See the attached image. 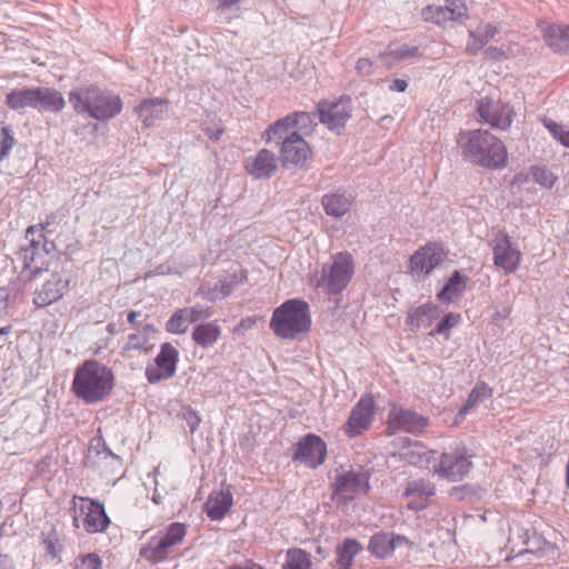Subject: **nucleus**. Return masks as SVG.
<instances>
[{
  "label": "nucleus",
  "mask_w": 569,
  "mask_h": 569,
  "mask_svg": "<svg viewBox=\"0 0 569 569\" xmlns=\"http://www.w3.org/2000/svg\"><path fill=\"white\" fill-rule=\"evenodd\" d=\"M79 565H77L78 569H101L102 560L100 556L96 552H90L79 558Z\"/></svg>",
  "instance_id": "obj_47"
},
{
  "label": "nucleus",
  "mask_w": 569,
  "mask_h": 569,
  "mask_svg": "<svg viewBox=\"0 0 569 569\" xmlns=\"http://www.w3.org/2000/svg\"><path fill=\"white\" fill-rule=\"evenodd\" d=\"M542 123L555 140L569 148V126L557 123L552 119L543 118Z\"/></svg>",
  "instance_id": "obj_41"
},
{
  "label": "nucleus",
  "mask_w": 569,
  "mask_h": 569,
  "mask_svg": "<svg viewBox=\"0 0 569 569\" xmlns=\"http://www.w3.org/2000/svg\"><path fill=\"white\" fill-rule=\"evenodd\" d=\"M138 316H139V312L133 311V310L129 311L128 317H127L129 323L134 325Z\"/></svg>",
  "instance_id": "obj_64"
},
{
  "label": "nucleus",
  "mask_w": 569,
  "mask_h": 569,
  "mask_svg": "<svg viewBox=\"0 0 569 569\" xmlns=\"http://www.w3.org/2000/svg\"><path fill=\"white\" fill-rule=\"evenodd\" d=\"M442 253L433 247L427 246L411 256L409 268L418 279L426 278L436 267L442 262Z\"/></svg>",
  "instance_id": "obj_22"
},
{
  "label": "nucleus",
  "mask_w": 569,
  "mask_h": 569,
  "mask_svg": "<svg viewBox=\"0 0 569 569\" xmlns=\"http://www.w3.org/2000/svg\"><path fill=\"white\" fill-rule=\"evenodd\" d=\"M256 325V319L252 317H247L240 320L238 326L236 327V331L239 330H249Z\"/></svg>",
  "instance_id": "obj_57"
},
{
  "label": "nucleus",
  "mask_w": 569,
  "mask_h": 569,
  "mask_svg": "<svg viewBox=\"0 0 569 569\" xmlns=\"http://www.w3.org/2000/svg\"><path fill=\"white\" fill-rule=\"evenodd\" d=\"M107 332H108V336L111 337V339L113 338V336L116 335L117 332V326L116 323L111 322V323H108L107 325Z\"/></svg>",
  "instance_id": "obj_63"
},
{
  "label": "nucleus",
  "mask_w": 569,
  "mask_h": 569,
  "mask_svg": "<svg viewBox=\"0 0 569 569\" xmlns=\"http://www.w3.org/2000/svg\"><path fill=\"white\" fill-rule=\"evenodd\" d=\"M543 38L548 47L556 53L569 52V26L547 24L542 29Z\"/></svg>",
  "instance_id": "obj_27"
},
{
  "label": "nucleus",
  "mask_w": 569,
  "mask_h": 569,
  "mask_svg": "<svg viewBox=\"0 0 569 569\" xmlns=\"http://www.w3.org/2000/svg\"><path fill=\"white\" fill-rule=\"evenodd\" d=\"M66 107L61 92L49 87H37V110L58 113Z\"/></svg>",
  "instance_id": "obj_29"
},
{
  "label": "nucleus",
  "mask_w": 569,
  "mask_h": 569,
  "mask_svg": "<svg viewBox=\"0 0 569 569\" xmlns=\"http://www.w3.org/2000/svg\"><path fill=\"white\" fill-rule=\"evenodd\" d=\"M369 489V477L366 472L348 471L337 477L333 483L332 498L338 503H347Z\"/></svg>",
  "instance_id": "obj_11"
},
{
  "label": "nucleus",
  "mask_w": 569,
  "mask_h": 569,
  "mask_svg": "<svg viewBox=\"0 0 569 569\" xmlns=\"http://www.w3.org/2000/svg\"><path fill=\"white\" fill-rule=\"evenodd\" d=\"M436 451L427 449L422 442L416 440L413 441L409 438L400 439L399 451L393 453V456H398L400 460H403L412 466L436 461Z\"/></svg>",
  "instance_id": "obj_21"
},
{
  "label": "nucleus",
  "mask_w": 569,
  "mask_h": 569,
  "mask_svg": "<svg viewBox=\"0 0 569 569\" xmlns=\"http://www.w3.org/2000/svg\"><path fill=\"white\" fill-rule=\"evenodd\" d=\"M204 131H206L207 136L211 140H213V141H218L221 138L222 133H223L222 129H210V128H207Z\"/></svg>",
  "instance_id": "obj_61"
},
{
  "label": "nucleus",
  "mask_w": 569,
  "mask_h": 569,
  "mask_svg": "<svg viewBox=\"0 0 569 569\" xmlns=\"http://www.w3.org/2000/svg\"><path fill=\"white\" fill-rule=\"evenodd\" d=\"M70 280L62 273H53L50 279L37 288L33 293V303L38 308L48 307L63 297L69 289Z\"/></svg>",
  "instance_id": "obj_19"
},
{
  "label": "nucleus",
  "mask_w": 569,
  "mask_h": 569,
  "mask_svg": "<svg viewBox=\"0 0 569 569\" xmlns=\"http://www.w3.org/2000/svg\"><path fill=\"white\" fill-rule=\"evenodd\" d=\"M220 336L221 328L216 321L199 323L192 330V340L203 349L212 347Z\"/></svg>",
  "instance_id": "obj_32"
},
{
  "label": "nucleus",
  "mask_w": 569,
  "mask_h": 569,
  "mask_svg": "<svg viewBox=\"0 0 569 569\" xmlns=\"http://www.w3.org/2000/svg\"><path fill=\"white\" fill-rule=\"evenodd\" d=\"M148 343V337L144 333H131L123 347V352L131 350H142Z\"/></svg>",
  "instance_id": "obj_48"
},
{
  "label": "nucleus",
  "mask_w": 569,
  "mask_h": 569,
  "mask_svg": "<svg viewBox=\"0 0 569 569\" xmlns=\"http://www.w3.org/2000/svg\"><path fill=\"white\" fill-rule=\"evenodd\" d=\"M112 341L110 336L98 339L92 349L93 355H100L103 349H107Z\"/></svg>",
  "instance_id": "obj_55"
},
{
  "label": "nucleus",
  "mask_w": 569,
  "mask_h": 569,
  "mask_svg": "<svg viewBox=\"0 0 569 569\" xmlns=\"http://www.w3.org/2000/svg\"><path fill=\"white\" fill-rule=\"evenodd\" d=\"M37 226H30L26 231V239L29 244L21 247L17 252V261L21 262L22 273L29 271L27 280H33L41 271L49 270L51 260L54 257L56 244L48 240L43 233L36 239Z\"/></svg>",
  "instance_id": "obj_5"
},
{
  "label": "nucleus",
  "mask_w": 569,
  "mask_h": 569,
  "mask_svg": "<svg viewBox=\"0 0 569 569\" xmlns=\"http://www.w3.org/2000/svg\"><path fill=\"white\" fill-rule=\"evenodd\" d=\"M317 112L310 113L305 111H296L291 114H288L287 117L277 120L272 126L269 127V129L266 131L267 142L276 141L279 143L283 134L290 133V130L297 131L301 136L309 134L317 126Z\"/></svg>",
  "instance_id": "obj_9"
},
{
  "label": "nucleus",
  "mask_w": 569,
  "mask_h": 569,
  "mask_svg": "<svg viewBox=\"0 0 569 569\" xmlns=\"http://www.w3.org/2000/svg\"><path fill=\"white\" fill-rule=\"evenodd\" d=\"M498 33V27L492 23H480L470 31L471 37H477L486 46Z\"/></svg>",
  "instance_id": "obj_45"
},
{
  "label": "nucleus",
  "mask_w": 569,
  "mask_h": 569,
  "mask_svg": "<svg viewBox=\"0 0 569 569\" xmlns=\"http://www.w3.org/2000/svg\"><path fill=\"white\" fill-rule=\"evenodd\" d=\"M485 47L483 42L479 40L477 37H471L469 34L468 42L466 46V51L469 54H477Z\"/></svg>",
  "instance_id": "obj_52"
},
{
  "label": "nucleus",
  "mask_w": 569,
  "mask_h": 569,
  "mask_svg": "<svg viewBox=\"0 0 569 569\" xmlns=\"http://www.w3.org/2000/svg\"><path fill=\"white\" fill-rule=\"evenodd\" d=\"M429 426V419L417 411L393 406L388 415V431L395 433L405 431L408 433L420 435Z\"/></svg>",
  "instance_id": "obj_12"
},
{
  "label": "nucleus",
  "mask_w": 569,
  "mask_h": 569,
  "mask_svg": "<svg viewBox=\"0 0 569 569\" xmlns=\"http://www.w3.org/2000/svg\"><path fill=\"white\" fill-rule=\"evenodd\" d=\"M477 111L482 120L500 130L508 129L515 116L512 107L501 102L495 94L481 98Z\"/></svg>",
  "instance_id": "obj_10"
},
{
  "label": "nucleus",
  "mask_w": 569,
  "mask_h": 569,
  "mask_svg": "<svg viewBox=\"0 0 569 569\" xmlns=\"http://www.w3.org/2000/svg\"><path fill=\"white\" fill-rule=\"evenodd\" d=\"M189 320L182 308L177 309L166 322V330L169 333L182 335L186 333L189 328Z\"/></svg>",
  "instance_id": "obj_40"
},
{
  "label": "nucleus",
  "mask_w": 569,
  "mask_h": 569,
  "mask_svg": "<svg viewBox=\"0 0 569 569\" xmlns=\"http://www.w3.org/2000/svg\"><path fill=\"white\" fill-rule=\"evenodd\" d=\"M439 317L438 309L433 305H421L408 312L406 323L411 330L428 328Z\"/></svg>",
  "instance_id": "obj_31"
},
{
  "label": "nucleus",
  "mask_w": 569,
  "mask_h": 569,
  "mask_svg": "<svg viewBox=\"0 0 569 569\" xmlns=\"http://www.w3.org/2000/svg\"><path fill=\"white\" fill-rule=\"evenodd\" d=\"M238 284L236 280L231 281H219L214 284V287L208 291L207 299L213 301L217 299H222L231 295L234 287Z\"/></svg>",
  "instance_id": "obj_44"
},
{
  "label": "nucleus",
  "mask_w": 569,
  "mask_h": 569,
  "mask_svg": "<svg viewBox=\"0 0 569 569\" xmlns=\"http://www.w3.org/2000/svg\"><path fill=\"white\" fill-rule=\"evenodd\" d=\"M351 113L352 102L349 97H342L335 102L322 101L317 107L319 121L332 131L342 129Z\"/></svg>",
  "instance_id": "obj_13"
},
{
  "label": "nucleus",
  "mask_w": 569,
  "mask_h": 569,
  "mask_svg": "<svg viewBox=\"0 0 569 569\" xmlns=\"http://www.w3.org/2000/svg\"><path fill=\"white\" fill-rule=\"evenodd\" d=\"M14 139L11 130L6 127H0V161H2L11 150Z\"/></svg>",
  "instance_id": "obj_46"
},
{
  "label": "nucleus",
  "mask_w": 569,
  "mask_h": 569,
  "mask_svg": "<svg viewBox=\"0 0 569 569\" xmlns=\"http://www.w3.org/2000/svg\"><path fill=\"white\" fill-rule=\"evenodd\" d=\"M467 278L463 277L459 271H455L448 282L438 292L437 297L442 302H452L458 298L465 290Z\"/></svg>",
  "instance_id": "obj_36"
},
{
  "label": "nucleus",
  "mask_w": 569,
  "mask_h": 569,
  "mask_svg": "<svg viewBox=\"0 0 569 569\" xmlns=\"http://www.w3.org/2000/svg\"><path fill=\"white\" fill-rule=\"evenodd\" d=\"M10 292L8 288H0V317L7 313Z\"/></svg>",
  "instance_id": "obj_54"
},
{
  "label": "nucleus",
  "mask_w": 569,
  "mask_h": 569,
  "mask_svg": "<svg viewBox=\"0 0 569 569\" xmlns=\"http://www.w3.org/2000/svg\"><path fill=\"white\" fill-rule=\"evenodd\" d=\"M69 102L76 113L98 121L116 118L123 108L119 94L93 84L72 90L69 93Z\"/></svg>",
  "instance_id": "obj_2"
},
{
  "label": "nucleus",
  "mask_w": 569,
  "mask_h": 569,
  "mask_svg": "<svg viewBox=\"0 0 569 569\" xmlns=\"http://www.w3.org/2000/svg\"><path fill=\"white\" fill-rule=\"evenodd\" d=\"M182 309H183L190 323H194L201 319H207L211 316V312L209 311V309H207L200 305H197V306H193L190 308H182Z\"/></svg>",
  "instance_id": "obj_49"
},
{
  "label": "nucleus",
  "mask_w": 569,
  "mask_h": 569,
  "mask_svg": "<svg viewBox=\"0 0 569 569\" xmlns=\"http://www.w3.org/2000/svg\"><path fill=\"white\" fill-rule=\"evenodd\" d=\"M233 498L229 489L212 492L206 502V512L211 520H221L232 507Z\"/></svg>",
  "instance_id": "obj_28"
},
{
  "label": "nucleus",
  "mask_w": 569,
  "mask_h": 569,
  "mask_svg": "<svg viewBox=\"0 0 569 569\" xmlns=\"http://www.w3.org/2000/svg\"><path fill=\"white\" fill-rule=\"evenodd\" d=\"M173 272L174 271L169 266H167V264H159L156 268L154 272L147 273V277H150L152 274H161V276H163V274H170V273H173Z\"/></svg>",
  "instance_id": "obj_60"
},
{
  "label": "nucleus",
  "mask_w": 569,
  "mask_h": 569,
  "mask_svg": "<svg viewBox=\"0 0 569 569\" xmlns=\"http://www.w3.org/2000/svg\"><path fill=\"white\" fill-rule=\"evenodd\" d=\"M178 361L179 351L169 342L162 343L154 359L156 366L146 368L144 375L148 382L157 383L172 378L176 375Z\"/></svg>",
  "instance_id": "obj_14"
},
{
  "label": "nucleus",
  "mask_w": 569,
  "mask_h": 569,
  "mask_svg": "<svg viewBox=\"0 0 569 569\" xmlns=\"http://www.w3.org/2000/svg\"><path fill=\"white\" fill-rule=\"evenodd\" d=\"M456 142L463 160L491 170L502 169L507 164V148L503 142L488 130H461Z\"/></svg>",
  "instance_id": "obj_1"
},
{
  "label": "nucleus",
  "mask_w": 569,
  "mask_h": 569,
  "mask_svg": "<svg viewBox=\"0 0 569 569\" xmlns=\"http://www.w3.org/2000/svg\"><path fill=\"white\" fill-rule=\"evenodd\" d=\"M82 505L80 510L84 513L83 528L89 533L103 532L110 519L104 510L103 503L91 498H80Z\"/></svg>",
  "instance_id": "obj_20"
},
{
  "label": "nucleus",
  "mask_w": 569,
  "mask_h": 569,
  "mask_svg": "<svg viewBox=\"0 0 569 569\" xmlns=\"http://www.w3.org/2000/svg\"><path fill=\"white\" fill-rule=\"evenodd\" d=\"M485 54L488 57V58H491V59H501L503 58L505 56V52L497 48V47H489L485 50Z\"/></svg>",
  "instance_id": "obj_58"
},
{
  "label": "nucleus",
  "mask_w": 569,
  "mask_h": 569,
  "mask_svg": "<svg viewBox=\"0 0 569 569\" xmlns=\"http://www.w3.org/2000/svg\"><path fill=\"white\" fill-rule=\"evenodd\" d=\"M436 492V487L432 482L426 479H413L407 482L403 496L418 498L420 501L413 505L410 503L412 509H422L426 507V501L429 497H432Z\"/></svg>",
  "instance_id": "obj_30"
},
{
  "label": "nucleus",
  "mask_w": 569,
  "mask_h": 569,
  "mask_svg": "<svg viewBox=\"0 0 569 569\" xmlns=\"http://www.w3.org/2000/svg\"><path fill=\"white\" fill-rule=\"evenodd\" d=\"M244 168L254 179L269 178L277 171V157L272 151L261 149L254 157L246 160Z\"/></svg>",
  "instance_id": "obj_23"
},
{
  "label": "nucleus",
  "mask_w": 569,
  "mask_h": 569,
  "mask_svg": "<svg viewBox=\"0 0 569 569\" xmlns=\"http://www.w3.org/2000/svg\"><path fill=\"white\" fill-rule=\"evenodd\" d=\"M531 174L533 181L545 188H551L557 181V177L553 174V172L543 166L532 167Z\"/></svg>",
  "instance_id": "obj_43"
},
{
  "label": "nucleus",
  "mask_w": 569,
  "mask_h": 569,
  "mask_svg": "<svg viewBox=\"0 0 569 569\" xmlns=\"http://www.w3.org/2000/svg\"><path fill=\"white\" fill-rule=\"evenodd\" d=\"M182 418L186 421L187 426L189 427L191 433H193L197 430L198 426L201 422V419L197 411H194L190 407L183 409Z\"/></svg>",
  "instance_id": "obj_50"
},
{
  "label": "nucleus",
  "mask_w": 569,
  "mask_h": 569,
  "mask_svg": "<svg viewBox=\"0 0 569 569\" xmlns=\"http://www.w3.org/2000/svg\"><path fill=\"white\" fill-rule=\"evenodd\" d=\"M280 159L283 167H302L310 157V148L307 141L297 131L283 134L280 139Z\"/></svg>",
  "instance_id": "obj_15"
},
{
  "label": "nucleus",
  "mask_w": 569,
  "mask_h": 569,
  "mask_svg": "<svg viewBox=\"0 0 569 569\" xmlns=\"http://www.w3.org/2000/svg\"><path fill=\"white\" fill-rule=\"evenodd\" d=\"M326 456V442L319 436L308 433L297 443L293 460L309 468H317L325 462Z\"/></svg>",
  "instance_id": "obj_18"
},
{
  "label": "nucleus",
  "mask_w": 569,
  "mask_h": 569,
  "mask_svg": "<svg viewBox=\"0 0 569 569\" xmlns=\"http://www.w3.org/2000/svg\"><path fill=\"white\" fill-rule=\"evenodd\" d=\"M406 537L395 533L378 532L375 533L368 545V550L371 555L378 558H386L390 556L397 546L407 543Z\"/></svg>",
  "instance_id": "obj_25"
},
{
  "label": "nucleus",
  "mask_w": 569,
  "mask_h": 569,
  "mask_svg": "<svg viewBox=\"0 0 569 569\" xmlns=\"http://www.w3.org/2000/svg\"><path fill=\"white\" fill-rule=\"evenodd\" d=\"M114 375L110 368L97 360H87L79 366L72 381V392L86 403L103 401L113 388Z\"/></svg>",
  "instance_id": "obj_3"
},
{
  "label": "nucleus",
  "mask_w": 569,
  "mask_h": 569,
  "mask_svg": "<svg viewBox=\"0 0 569 569\" xmlns=\"http://www.w3.org/2000/svg\"><path fill=\"white\" fill-rule=\"evenodd\" d=\"M492 396V389L483 381H478L471 389L468 399L463 407L460 409L459 415L466 416L470 409L483 402Z\"/></svg>",
  "instance_id": "obj_37"
},
{
  "label": "nucleus",
  "mask_w": 569,
  "mask_h": 569,
  "mask_svg": "<svg viewBox=\"0 0 569 569\" xmlns=\"http://www.w3.org/2000/svg\"><path fill=\"white\" fill-rule=\"evenodd\" d=\"M387 54L390 56L393 61L398 62L419 57L420 50L417 46H410L407 43H392L388 47Z\"/></svg>",
  "instance_id": "obj_39"
},
{
  "label": "nucleus",
  "mask_w": 569,
  "mask_h": 569,
  "mask_svg": "<svg viewBox=\"0 0 569 569\" xmlns=\"http://www.w3.org/2000/svg\"><path fill=\"white\" fill-rule=\"evenodd\" d=\"M471 456L466 448H456L445 451L433 465L432 472L449 481H461L471 470Z\"/></svg>",
  "instance_id": "obj_8"
},
{
  "label": "nucleus",
  "mask_w": 569,
  "mask_h": 569,
  "mask_svg": "<svg viewBox=\"0 0 569 569\" xmlns=\"http://www.w3.org/2000/svg\"><path fill=\"white\" fill-rule=\"evenodd\" d=\"M311 556L300 548H291L287 551L282 569H311Z\"/></svg>",
  "instance_id": "obj_38"
},
{
  "label": "nucleus",
  "mask_w": 569,
  "mask_h": 569,
  "mask_svg": "<svg viewBox=\"0 0 569 569\" xmlns=\"http://www.w3.org/2000/svg\"><path fill=\"white\" fill-rule=\"evenodd\" d=\"M408 87V82L405 79H393L389 83V90L395 92H403Z\"/></svg>",
  "instance_id": "obj_56"
},
{
  "label": "nucleus",
  "mask_w": 569,
  "mask_h": 569,
  "mask_svg": "<svg viewBox=\"0 0 569 569\" xmlns=\"http://www.w3.org/2000/svg\"><path fill=\"white\" fill-rule=\"evenodd\" d=\"M353 274L352 257L348 252H339L333 256L330 264H325L321 269V277L317 287L322 288L328 295L341 292Z\"/></svg>",
  "instance_id": "obj_7"
},
{
  "label": "nucleus",
  "mask_w": 569,
  "mask_h": 569,
  "mask_svg": "<svg viewBox=\"0 0 569 569\" xmlns=\"http://www.w3.org/2000/svg\"><path fill=\"white\" fill-rule=\"evenodd\" d=\"M6 103L10 109L17 111L26 108L36 109L37 87L11 90L6 94Z\"/></svg>",
  "instance_id": "obj_33"
},
{
  "label": "nucleus",
  "mask_w": 569,
  "mask_h": 569,
  "mask_svg": "<svg viewBox=\"0 0 569 569\" xmlns=\"http://www.w3.org/2000/svg\"><path fill=\"white\" fill-rule=\"evenodd\" d=\"M56 218H57V216H56V213H53V212H51V213L47 214V216H46V220L39 224V231H40V233H42V232L47 229V227H49V226H51L52 223H54Z\"/></svg>",
  "instance_id": "obj_59"
},
{
  "label": "nucleus",
  "mask_w": 569,
  "mask_h": 569,
  "mask_svg": "<svg viewBox=\"0 0 569 569\" xmlns=\"http://www.w3.org/2000/svg\"><path fill=\"white\" fill-rule=\"evenodd\" d=\"M309 305L300 299H289L273 310L269 327L281 339H295L310 329Z\"/></svg>",
  "instance_id": "obj_4"
},
{
  "label": "nucleus",
  "mask_w": 569,
  "mask_h": 569,
  "mask_svg": "<svg viewBox=\"0 0 569 569\" xmlns=\"http://www.w3.org/2000/svg\"><path fill=\"white\" fill-rule=\"evenodd\" d=\"M362 550V545L353 539L346 538L341 545L337 547V562L341 569H351L353 559Z\"/></svg>",
  "instance_id": "obj_35"
},
{
  "label": "nucleus",
  "mask_w": 569,
  "mask_h": 569,
  "mask_svg": "<svg viewBox=\"0 0 569 569\" xmlns=\"http://www.w3.org/2000/svg\"><path fill=\"white\" fill-rule=\"evenodd\" d=\"M356 69L359 74L369 76L373 72L375 63L367 58H360L356 63Z\"/></svg>",
  "instance_id": "obj_51"
},
{
  "label": "nucleus",
  "mask_w": 569,
  "mask_h": 569,
  "mask_svg": "<svg viewBox=\"0 0 569 569\" xmlns=\"http://www.w3.org/2000/svg\"><path fill=\"white\" fill-rule=\"evenodd\" d=\"M460 4H466L463 0H446V7L449 9H456Z\"/></svg>",
  "instance_id": "obj_62"
},
{
  "label": "nucleus",
  "mask_w": 569,
  "mask_h": 569,
  "mask_svg": "<svg viewBox=\"0 0 569 569\" xmlns=\"http://www.w3.org/2000/svg\"><path fill=\"white\" fill-rule=\"evenodd\" d=\"M43 546L46 552L52 558H56L60 552L57 540L52 539L51 537H48L43 540Z\"/></svg>",
  "instance_id": "obj_53"
},
{
  "label": "nucleus",
  "mask_w": 569,
  "mask_h": 569,
  "mask_svg": "<svg viewBox=\"0 0 569 569\" xmlns=\"http://www.w3.org/2000/svg\"><path fill=\"white\" fill-rule=\"evenodd\" d=\"M169 102L161 98H150L142 100L134 112L141 119L146 127H151L157 120L161 119L168 112Z\"/></svg>",
  "instance_id": "obj_24"
},
{
  "label": "nucleus",
  "mask_w": 569,
  "mask_h": 569,
  "mask_svg": "<svg viewBox=\"0 0 569 569\" xmlns=\"http://www.w3.org/2000/svg\"><path fill=\"white\" fill-rule=\"evenodd\" d=\"M187 535V526L181 522L170 523L164 531H159L151 537L149 542L140 549V557L150 563L164 561L173 551V548L180 545Z\"/></svg>",
  "instance_id": "obj_6"
},
{
  "label": "nucleus",
  "mask_w": 569,
  "mask_h": 569,
  "mask_svg": "<svg viewBox=\"0 0 569 569\" xmlns=\"http://www.w3.org/2000/svg\"><path fill=\"white\" fill-rule=\"evenodd\" d=\"M493 252V264L506 273L515 272L521 261L520 251L511 243L510 238L505 232H499L491 243Z\"/></svg>",
  "instance_id": "obj_17"
},
{
  "label": "nucleus",
  "mask_w": 569,
  "mask_h": 569,
  "mask_svg": "<svg viewBox=\"0 0 569 569\" xmlns=\"http://www.w3.org/2000/svg\"><path fill=\"white\" fill-rule=\"evenodd\" d=\"M467 6L460 4L456 9H449L446 6H428L422 10V16L426 21H432L439 26L448 21H462L467 18Z\"/></svg>",
  "instance_id": "obj_26"
},
{
  "label": "nucleus",
  "mask_w": 569,
  "mask_h": 569,
  "mask_svg": "<svg viewBox=\"0 0 569 569\" xmlns=\"http://www.w3.org/2000/svg\"><path fill=\"white\" fill-rule=\"evenodd\" d=\"M376 407L371 397H361L351 409L349 418L343 426V431L349 438L357 437L366 431L375 417Z\"/></svg>",
  "instance_id": "obj_16"
},
{
  "label": "nucleus",
  "mask_w": 569,
  "mask_h": 569,
  "mask_svg": "<svg viewBox=\"0 0 569 569\" xmlns=\"http://www.w3.org/2000/svg\"><path fill=\"white\" fill-rule=\"evenodd\" d=\"M459 321L460 315L449 312L430 331V336L442 335L446 339H449V330L456 327L459 323Z\"/></svg>",
  "instance_id": "obj_42"
},
{
  "label": "nucleus",
  "mask_w": 569,
  "mask_h": 569,
  "mask_svg": "<svg viewBox=\"0 0 569 569\" xmlns=\"http://www.w3.org/2000/svg\"><path fill=\"white\" fill-rule=\"evenodd\" d=\"M321 204L328 216L340 218L349 211L351 201L345 192L336 191L326 193L321 199Z\"/></svg>",
  "instance_id": "obj_34"
}]
</instances>
